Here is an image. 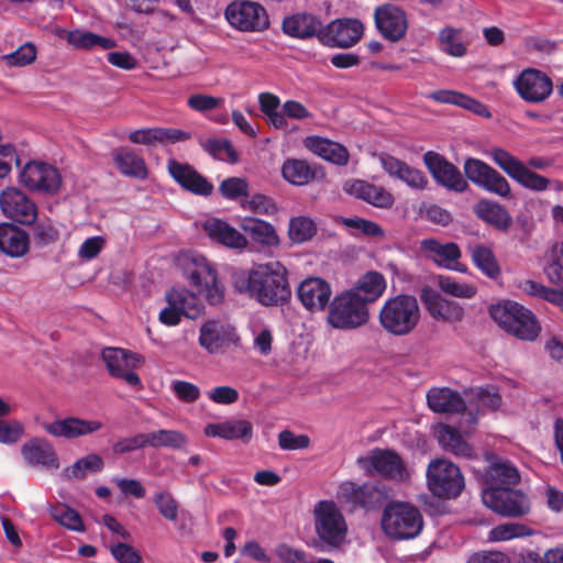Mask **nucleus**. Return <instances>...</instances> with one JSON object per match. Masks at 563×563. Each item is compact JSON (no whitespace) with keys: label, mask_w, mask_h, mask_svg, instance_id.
I'll return each mask as SVG.
<instances>
[{"label":"nucleus","mask_w":563,"mask_h":563,"mask_svg":"<svg viewBox=\"0 0 563 563\" xmlns=\"http://www.w3.org/2000/svg\"><path fill=\"white\" fill-rule=\"evenodd\" d=\"M202 147L213 157L222 161L236 162L238 154L228 140L209 139L201 143Z\"/></svg>","instance_id":"nucleus-60"},{"label":"nucleus","mask_w":563,"mask_h":563,"mask_svg":"<svg viewBox=\"0 0 563 563\" xmlns=\"http://www.w3.org/2000/svg\"><path fill=\"white\" fill-rule=\"evenodd\" d=\"M0 208L5 217L22 224L33 223L37 216L35 205L23 191L13 187L0 194Z\"/></svg>","instance_id":"nucleus-21"},{"label":"nucleus","mask_w":563,"mask_h":563,"mask_svg":"<svg viewBox=\"0 0 563 563\" xmlns=\"http://www.w3.org/2000/svg\"><path fill=\"white\" fill-rule=\"evenodd\" d=\"M514 86L520 98L529 103L543 102L553 91L552 79L536 68L522 70L515 79Z\"/></svg>","instance_id":"nucleus-16"},{"label":"nucleus","mask_w":563,"mask_h":563,"mask_svg":"<svg viewBox=\"0 0 563 563\" xmlns=\"http://www.w3.org/2000/svg\"><path fill=\"white\" fill-rule=\"evenodd\" d=\"M519 288L529 296L541 298L555 305L563 302V292L545 287L544 285L531 279L521 282L519 284Z\"/></svg>","instance_id":"nucleus-57"},{"label":"nucleus","mask_w":563,"mask_h":563,"mask_svg":"<svg viewBox=\"0 0 563 563\" xmlns=\"http://www.w3.org/2000/svg\"><path fill=\"white\" fill-rule=\"evenodd\" d=\"M113 161L118 169L128 177H134L140 179H144L147 177V168L144 159L131 150H117L113 153Z\"/></svg>","instance_id":"nucleus-44"},{"label":"nucleus","mask_w":563,"mask_h":563,"mask_svg":"<svg viewBox=\"0 0 563 563\" xmlns=\"http://www.w3.org/2000/svg\"><path fill=\"white\" fill-rule=\"evenodd\" d=\"M219 190L224 198L234 200L247 195L249 184L244 178L231 177L220 184Z\"/></svg>","instance_id":"nucleus-62"},{"label":"nucleus","mask_w":563,"mask_h":563,"mask_svg":"<svg viewBox=\"0 0 563 563\" xmlns=\"http://www.w3.org/2000/svg\"><path fill=\"white\" fill-rule=\"evenodd\" d=\"M167 168L170 176L185 190L199 196H209L212 194L213 185L192 166L169 159Z\"/></svg>","instance_id":"nucleus-26"},{"label":"nucleus","mask_w":563,"mask_h":563,"mask_svg":"<svg viewBox=\"0 0 563 563\" xmlns=\"http://www.w3.org/2000/svg\"><path fill=\"white\" fill-rule=\"evenodd\" d=\"M102 427L103 424L99 420H87L75 416L42 423V428L47 434L66 440H74L96 433Z\"/></svg>","instance_id":"nucleus-19"},{"label":"nucleus","mask_w":563,"mask_h":563,"mask_svg":"<svg viewBox=\"0 0 563 563\" xmlns=\"http://www.w3.org/2000/svg\"><path fill=\"white\" fill-rule=\"evenodd\" d=\"M282 174L286 181L295 186H305L316 178V170L303 159H287Z\"/></svg>","instance_id":"nucleus-46"},{"label":"nucleus","mask_w":563,"mask_h":563,"mask_svg":"<svg viewBox=\"0 0 563 563\" xmlns=\"http://www.w3.org/2000/svg\"><path fill=\"white\" fill-rule=\"evenodd\" d=\"M179 265L189 284L196 288L211 305H218L223 299V291L218 284L216 271L202 255H184Z\"/></svg>","instance_id":"nucleus-4"},{"label":"nucleus","mask_w":563,"mask_h":563,"mask_svg":"<svg viewBox=\"0 0 563 563\" xmlns=\"http://www.w3.org/2000/svg\"><path fill=\"white\" fill-rule=\"evenodd\" d=\"M21 183L30 190L55 194L62 184V177L56 167L42 163H27L20 175Z\"/></svg>","instance_id":"nucleus-18"},{"label":"nucleus","mask_w":563,"mask_h":563,"mask_svg":"<svg viewBox=\"0 0 563 563\" xmlns=\"http://www.w3.org/2000/svg\"><path fill=\"white\" fill-rule=\"evenodd\" d=\"M378 161L390 177L400 179L413 189L421 190L427 187L428 179L421 170L386 153L379 154Z\"/></svg>","instance_id":"nucleus-28"},{"label":"nucleus","mask_w":563,"mask_h":563,"mask_svg":"<svg viewBox=\"0 0 563 563\" xmlns=\"http://www.w3.org/2000/svg\"><path fill=\"white\" fill-rule=\"evenodd\" d=\"M239 225L255 243L262 246L275 247L279 245L280 241L275 228L264 220L244 217L241 218Z\"/></svg>","instance_id":"nucleus-36"},{"label":"nucleus","mask_w":563,"mask_h":563,"mask_svg":"<svg viewBox=\"0 0 563 563\" xmlns=\"http://www.w3.org/2000/svg\"><path fill=\"white\" fill-rule=\"evenodd\" d=\"M427 484L439 498H455L464 489V477L460 468L449 460H432L427 467Z\"/></svg>","instance_id":"nucleus-7"},{"label":"nucleus","mask_w":563,"mask_h":563,"mask_svg":"<svg viewBox=\"0 0 563 563\" xmlns=\"http://www.w3.org/2000/svg\"><path fill=\"white\" fill-rule=\"evenodd\" d=\"M317 233L316 222L306 216L291 218L289 221L288 236L295 243H303L311 240Z\"/></svg>","instance_id":"nucleus-53"},{"label":"nucleus","mask_w":563,"mask_h":563,"mask_svg":"<svg viewBox=\"0 0 563 563\" xmlns=\"http://www.w3.org/2000/svg\"><path fill=\"white\" fill-rule=\"evenodd\" d=\"M51 516L54 520H56L59 525L74 530V531H82V520L77 511L69 508L64 504L55 505L49 510Z\"/></svg>","instance_id":"nucleus-59"},{"label":"nucleus","mask_w":563,"mask_h":563,"mask_svg":"<svg viewBox=\"0 0 563 563\" xmlns=\"http://www.w3.org/2000/svg\"><path fill=\"white\" fill-rule=\"evenodd\" d=\"M439 42L441 49L449 55L461 57L466 52V47L461 40V31L452 26H445L440 31Z\"/></svg>","instance_id":"nucleus-56"},{"label":"nucleus","mask_w":563,"mask_h":563,"mask_svg":"<svg viewBox=\"0 0 563 563\" xmlns=\"http://www.w3.org/2000/svg\"><path fill=\"white\" fill-rule=\"evenodd\" d=\"M437 280L441 291L452 297L471 299L477 294L475 285L459 282L451 276L439 275Z\"/></svg>","instance_id":"nucleus-54"},{"label":"nucleus","mask_w":563,"mask_h":563,"mask_svg":"<svg viewBox=\"0 0 563 563\" xmlns=\"http://www.w3.org/2000/svg\"><path fill=\"white\" fill-rule=\"evenodd\" d=\"M385 533L395 540H407L417 537L423 527L420 511L405 503L387 507L382 519Z\"/></svg>","instance_id":"nucleus-5"},{"label":"nucleus","mask_w":563,"mask_h":563,"mask_svg":"<svg viewBox=\"0 0 563 563\" xmlns=\"http://www.w3.org/2000/svg\"><path fill=\"white\" fill-rule=\"evenodd\" d=\"M30 241L24 230L0 223V251L11 257H22L29 252Z\"/></svg>","instance_id":"nucleus-34"},{"label":"nucleus","mask_w":563,"mask_h":563,"mask_svg":"<svg viewBox=\"0 0 563 563\" xmlns=\"http://www.w3.org/2000/svg\"><path fill=\"white\" fill-rule=\"evenodd\" d=\"M24 461L32 466L57 470L59 459L54 446L45 439L34 438L21 446Z\"/></svg>","instance_id":"nucleus-27"},{"label":"nucleus","mask_w":563,"mask_h":563,"mask_svg":"<svg viewBox=\"0 0 563 563\" xmlns=\"http://www.w3.org/2000/svg\"><path fill=\"white\" fill-rule=\"evenodd\" d=\"M190 137L189 132L173 128L141 129L129 134V140L132 143L142 145H153L155 143L175 144L187 141Z\"/></svg>","instance_id":"nucleus-29"},{"label":"nucleus","mask_w":563,"mask_h":563,"mask_svg":"<svg viewBox=\"0 0 563 563\" xmlns=\"http://www.w3.org/2000/svg\"><path fill=\"white\" fill-rule=\"evenodd\" d=\"M423 161L433 178L445 188L463 192L468 187L461 172L443 156L434 152H427Z\"/></svg>","instance_id":"nucleus-22"},{"label":"nucleus","mask_w":563,"mask_h":563,"mask_svg":"<svg viewBox=\"0 0 563 563\" xmlns=\"http://www.w3.org/2000/svg\"><path fill=\"white\" fill-rule=\"evenodd\" d=\"M363 24L356 19H336L323 26L320 42L330 47L349 48L362 37Z\"/></svg>","instance_id":"nucleus-17"},{"label":"nucleus","mask_w":563,"mask_h":563,"mask_svg":"<svg viewBox=\"0 0 563 563\" xmlns=\"http://www.w3.org/2000/svg\"><path fill=\"white\" fill-rule=\"evenodd\" d=\"M322 21L311 13H296L283 21V31L295 38L317 37L320 41Z\"/></svg>","instance_id":"nucleus-30"},{"label":"nucleus","mask_w":563,"mask_h":563,"mask_svg":"<svg viewBox=\"0 0 563 563\" xmlns=\"http://www.w3.org/2000/svg\"><path fill=\"white\" fill-rule=\"evenodd\" d=\"M386 289L385 277L378 272H367L355 284L350 292H354L367 307L368 303L377 300Z\"/></svg>","instance_id":"nucleus-40"},{"label":"nucleus","mask_w":563,"mask_h":563,"mask_svg":"<svg viewBox=\"0 0 563 563\" xmlns=\"http://www.w3.org/2000/svg\"><path fill=\"white\" fill-rule=\"evenodd\" d=\"M357 464L367 474H378L397 483H404L410 478V472L404 460L393 450L376 449L367 456L358 457Z\"/></svg>","instance_id":"nucleus-10"},{"label":"nucleus","mask_w":563,"mask_h":563,"mask_svg":"<svg viewBox=\"0 0 563 563\" xmlns=\"http://www.w3.org/2000/svg\"><path fill=\"white\" fill-rule=\"evenodd\" d=\"M482 500L487 508L503 517L519 518L531 510L530 499L519 489L493 486L482 492Z\"/></svg>","instance_id":"nucleus-9"},{"label":"nucleus","mask_w":563,"mask_h":563,"mask_svg":"<svg viewBox=\"0 0 563 563\" xmlns=\"http://www.w3.org/2000/svg\"><path fill=\"white\" fill-rule=\"evenodd\" d=\"M486 154L501 170L521 186L536 191L548 189L550 180L547 177L530 170L505 148L494 146L487 150Z\"/></svg>","instance_id":"nucleus-11"},{"label":"nucleus","mask_w":563,"mask_h":563,"mask_svg":"<svg viewBox=\"0 0 563 563\" xmlns=\"http://www.w3.org/2000/svg\"><path fill=\"white\" fill-rule=\"evenodd\" d=\"M242 207L257 214L271 216L277 211L276 203L267 196L255 194L246 199Z\"/></svg>","instance_id":"nucleus-61"},{"label":"nucleus","mask_w":563,"mask_h":563,"mask_svg":"<svg viewBox=\"0 0 563 563\" xmlns=\"http://www.w3.org/2000/svg\"><path fill=\"white\" fill-rule=\"evenodd\" d=\"M463 169L467 179L476 186L503 198L511 197L509 181L487 163L468 157L464 162Z\"/></svg>","instance_id":"nucleus-14"},{"label":"nucleus","mask_w":563,"mask_h":563,"mask_svg":"<svg viewBox=\"0 0 563 563\" xmlns=\"http://www.w3.org/2000/svg\"><path fill=\"white\" fill-rule=\"evenodd\" d=\"M203 230L210 239L231 249H245L247 239L228 222L211 218L205 221Z\"/></svg>","instance_id":"nucleus-32"},{"label":"nucleus","mask_w":563,"mask_h":563,"mask_svg":"<svg viewBox=\"0 0 563 563\" xmlns=\"http://www.w3.org/2000/svg\"><path fill=\"white\" fill-rule=\"evenodd\" d=\"M543 273L551 284L563 287V242L554 243L544 253Z\"/></svg>","instance_id":"nucleus-47"},{"label":"nucleus","mask_w":563,"mask_h":563,"mask_svg":"<svg viewBox=\"0 0 563 563\" xmlns=\"http://www.w3.org/2000/svg\"><path fill=\"white\" fill-rule=\"evenodd\" d=\"M101 357L111 376L123 379L137 389L142 387L139 375L134 373V369L143 363L141 355L120 347H106L102 350Z\"/></svg>","instance_id":"nucleus-15"},{"label":"nucleus","mask_w":563,"mask_h":563,"mask_svg":"<svg viewBox=\"0 0 563 563\" xmlns=\"http://www.w3.org/2000/svg\"><path fill=\"white\" fill-rule=\"evenodd\" d=\"M312 514L319 539L331 547L340 545L345 539L347 526L335 503L321 500L316 504Z\"/></svg>","instance_id":"nucleus-8"},{"label":"nucleus","mask_w":563,"mask_h":563,"mask_svg":"<svg viewBox=\"0 0 563 563\" xmlns=\"http://www.w3.org/2000/svg\"><path fill=\"white\" fill-rule=\"evenodd\" d=\"M533 534V529L525 523L505 522L494 527L488 532V541L505 542L518 538L531 537Z\"/></svg>","instance_id":"nucleus-50"},{"label":"nucleus","mask_w":563,"mask_h":563,"mask_svg":"<svg viewBox=\"0 0 563 563\" xmlns=\"http://www.w3.org/2000/svg\"><path fill=\"white\" fill-rule=\"evenodd\" d=\"M65 38L70 46L81 51H107L117 46V41L111 37L78 29L67 32Z\"/></svg>","instance_id":"nucleus-39"},{"label":"nucleus","mask_w":563,"mask_h":563,"mask_svg":"<svg viewBox=\"0 0 563 563\" xmlns=\"http://www.w3.org/2000/svg\"><path fill=\"white\" fill-rule=\"evenodd\" d=\"M298 298L302 306L311 311H323L332 296V289L328 282L320 277H309L300 283Z\"/></svg>","instance_id":"nucleus-25"},{"label":"nucleus","mask_w":563,"mask_h":563,"mask_svg":"<svg viewBox=\"0 0 563 563\" xmlns=\"http://www.w3.org/2000/svg\"><path fill=\"white\" fill-rule=\"evenodd\" d=\"M305 146L313 154L336 165H346L350 158L347 150L340 143L320 136H308Z\"/></svg>","instance_id":"nucleus-35"},{"label":"nucleus","mask_w":563,"mask_h":563,"mask_svg":"<svg viewBox=\"0 0 563 563\" xmlns=\"http://www.w3.org/2000/svg\"><path fill=\"white\" fill-rule=\"evenodd\" d=\"M421 255L435 265L459 272H466V267L457 264L462 253L456 243H441L435 239H424L419 246Z\"/></svg>","instance_id":"nucleus-23"},{"label":"nucleus","mask_w":563,"mask_h":563,"mask_svg":"<svg viewBox=\"0 0 563 563\" xmlns=\"http://www.w3.org/2000/svg\"><path fill=\"white\" fill-rule=\"evenodd\" d=\"M338 496L341 500L353 506L374 508L382 505L386 498L385 492L377 485H357L344 482L339 486Z\"/></svg>","instance_id":"nucleus-24"},{"label":"nucleus","mask_w":563,"mask_h":563,"mask_svg":"<svg viewBox=\"0 0 563 563\" xmlns=\"http://www.w3.org/2000/svg\"><path fill=\"white\" fill-rule=\"evenodd\" d=\"M438 440L443 450L457 457L472 459L473 448L463 439L459 429L449 424H440L437 430Z\"/></svg>","instance_id":"nucleus-38"},{"label":"nucleus","mask_w":563,"mask_h":563,"mask_svg":"<svg viewBox=\"0 0 563 563\" xmlns=\"http://www.w3.org/2000/svg\"><path fill=\"white\" fill-rule=\"evenodd\" d=\"M466 401L476 405L477 411L482 409L496 410L501 405V396L495 387H475L464 390Z\"/></svg>","instance_id":"nucleus-48"},{"label":"nucleus","mask_w":563,"mask_h":563,"mask_svg":"<svg viewBox=\"0 0 563 563\" xmlns=\"http://www.w3.org/2000/svg\"><path fill=\"white\" fill-rule=\"evenodd\" d=\"M36 47L33 43H24L14 52L1 56L2 62L9 67H24L36 59Z\"/></svg>","instance_id":"nucleus-58"},{"label":"nucleus","mask_w":563,"mask_h":563,"mask_svg":"<svg viewBox=\"0 0 563 563\" xmlns=\"http://www.w3.org/2000/svg\"><path fill=\"white\" fill-rule=\"evenodd\" d=\"M260 108L267 118L269 124L276 129H286L288 125L282 109L279 110V99L277 96L263 92L258 96Z\"/></svg>","instance_id":"nucleus-52"},{"label":"nucleus","mask_w":563,"mask_h":563,"mask_svg":"<svg viewBox=\"0 0 563 563\" xmlns=\"http://www.w3.org/2000/svg\"><path fill=\"white\" fill-rule=\"evenodd\" d=\"M103 460L96 453H90L77 460L71 466L64 470V476L68 479H81L89 473H97L103 468Z\"/></svg>","instance_id":"nucleus-51"},{"label":"nucleus","mask_w":563,"mask_h":563,"mask_svg":"<svg viewBox=\"0 0 563 563\" xmlns=\"http://www.w3.org/2000/svg\"><path fill=\"white\" fill-rule=\"evenodd\" d=\"M278 445L282 450H305L310 445V438L306 434H295L290 430H283L278 434Z\"/></svg>","instance_id":"nucleus-63"},{"label":"nucleus","mask_w":563,"mask_h":563,"mask_svg":"<svg viewBox=\"0 0 563 563\" xmlns=\"http://www.w3.org/2000/svg\"><path fill=\"white\" fill-rule=\"evenodd\" d=\"M327 319L334 329L352 330L368 321L369 311L360 297L345 290L335 296L330 303Z\"/></svg>","instance_id":"nucleus-6"},{"label":"nucleus","mask_w":563,"mask_h":563,"mask_svg":"<svg viewBox=\"0 0 563 563\" xmlns=\"http://www.w3.org/2000/svg\"><path fill=\"white\" fill-rule=\"evenodd\" d=\"M374 20L379 33L390 42H398L405 37L408 29L406 12L391 3L375 9Z\"/></svg>","instance_id":"nucleus-20"},{"label":"nucleus","mask_w":563,"mask_h":563,"mask_svg":"<svg viewBox=\"0 0 563 563\" xmlns=\"http://www.w3.org/2000/svg\"><path fill=\"white\" fill-rule=\"evenodd\" d=\"M233 284L238 291L266 307L284 305L291 296L288 272L278 261L257 264L249 271L235 273Z\"/></svg>","instance_id":"nucleus-1"},{"label":"nucleus","mask_w":563,"mask_h":563,"mask_svg":"<svg viewBox=\"0 0 563 563\" xmlns=\"http://www.w3.org/2000/svg\"><path fill=\"white\" fill-rule=\"evenodd\" d=\"M428 407L438 413H457L466 409V398L449 387H433L427 393Z\"/></svg>","instance_id":"nucleus-31"},{"label":"nucleus","mask_w":563,"mask_h":563,"mask_svg":"<svg viewBox=\"0 0 563 563\" xmlns=\"http://www.w3.org/2000/svg\"><path fill=\"white\" fill-rule=\"evenodd\" d=\"M169 305H175L187 318L195 319L203 311V302L198 296L188 289H172L166 294Z\"/></svg>","instance_id":"nucleus-43"},{"label":"nucleus","mask_w":563,"mask_h":563,"mask_svg":"<svg viewBox=\"0 0 563 563\" xmlns=\"http://www.w3.org/2000/svg\"><path fill=\"white\" fill-rule=\"evenodd\" d=\"M350 192L355 197L378 208H388L394 203L390 192L383 187L368 184L364 180H355L350 186Z\"/></svg>","instance_id":"nucleus-42"},{"label":"nucleus","mask_w":563,"mask_h":563,"mask_svg":"<svg viewBox=\"0 0 563 563\" xmlns=\"http://www.w3.org/2000/svg\"><path fill=\"white\" fill-rule=\"evenodd\" d=\"M474 264L488 277L495 278L500 274L499 265L493 252L483 245H476L471 251Z\"/></svg>","instance_id":"nucleus-55"},{"label":"nucleus","mask_w":563,"mask_h":563,"mask_svg":"<svg viewBox=\"0 0 563 563\" xmlns=\"http://www.w3.org/2000/svg\"><path fill=\"white\" fill-rule=\"evenodd\" d=\"M225 19L231 26L242 32H260L269 25L265 8L247 0L231 2L225 9Z\"/></svg>","instance_id":"nucleus-13"},{"label":"nucleus","mask_w":563,"mask_h":563,"mask_svg":"<svg viewBox=\"0 0 563 563\" xmlns=\"http://www.w3.org/2000/svg\"><path fill=\"white\" fill-rule=\"evenodd\" d=\"M489 316L500 329L522 341H534L541 332L534 314L516 301L504 300L492 305Z\"/></svg>","instance_id":"nucleus-3"},{"label":"nucleus","mask_w":563,"mask_h":563,"mask_svg":"<svg viewBox=\"0 0 563 563\" xmlns=\"http://www.w3.org/2000/svg\"><path fill=\"white\" fill-rule=\"evenodd\" d=\"M148 446L181 450L188 443L186 434L178 430L159 429L146 433Z\"/></svg>","instance_id":"nucleus-49"},{"label":"nucleus","mask_w":563,"mask_h":563,"mask_svg":"<svg viewBox=\"0 0 563 563\" xmlns=\"http://www.w3.org/2000/svg\"><path fill=\"white\" fill-rule=\"evenodd\" d=\"M421 319V309L412 295L400 294L387 299L378 313L380 327L395 336L413 332Z\"/></svg>","instance_id":"nucleus-2"},{"label":"nucleus","mask_w":563,"mask_h":563,"mask_svg":"<svg viewBox=\"0 0 563 563\" xmlns=\"http://www.w3.org/2000/svg\"><path fill=\"white\" fill-rule=\"evenodd\" d=\"M475 213L478 218L500 230H507L512 222L508 211L500 205L482 200L475 206Z\"/></svg>","instance_id":"nucleus-45"},{"label":"nucleus","mask_w":563,"mask_h":563,"mask_svg":"<svg viewBox=\"0 0 563 563\" xmlns=\"http://www.w3.org/2000/svg\"><path fill=\"white\" fill-rule=\"evenodd\" d=\"M109 551L119 563H140L141 555L130 544L115 542L109 545Z\"/></svg>","instance_id":"nucleus-64"},{"label":"nucleus","mask_w":563,"mask_h":563,"mask_svg":"<svg viewBox=\"0 0 563 563\" xmlns=\"http://www.w3.org/2000/svg\"><path fill=\"white\" fill-rule=\"evenodd\" d=\"M198 342L210 354H224L240 345V336L228 321L209 319L200 327Z\"/></svg>","instance_id":"nucleus-12"},{"label":"nucleus","mask_w":563,"mask_h":563,"mask_svg":"<svg viewBox=\"0 0 563 563\" xmlns=\"http://www.w3.org/2000/svg\"><path fill=\"white\" fill-rule=\"evenodd\" d=\"M489 465L485 472L486 482L496 485H516L520 481L518 470L508 461L487 455Z\"/></svg>","instance_id":"nucleus-41"},{"label":"nucleus","mask_w":563,"mask_h":563,"mask_svg":"<svg viewBox=\"0 0 563 563\" xmlns=\"http://www.w3.org/2000/svg\"><path fill=\"white\" fill-rule=\"evenodd\" d=\"M207 437H219L224 440L249 441L253 434V426L246 420H228L220 423H209L205 428Z\"/></svg>","instance_id":"nucleus-37"},{"label":"nucleus","mask_w":563,"mask_h":563,"mask_svg":"<svg viewBox=\"0 0 563 563\" xmlns=\"http://www.w3.org/2000/svg\"><path fill=\"white\" fill-rule=\"evenodd\" d=\"M430 316L440 321L457 322L464 317V309L455 301L449 300L438 292L422 296Z\"/></svg>","instance_id":"nucleus-33"}]
</instances>
